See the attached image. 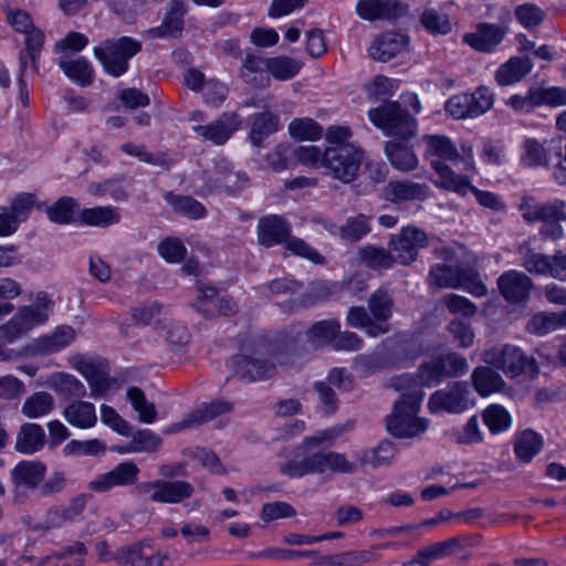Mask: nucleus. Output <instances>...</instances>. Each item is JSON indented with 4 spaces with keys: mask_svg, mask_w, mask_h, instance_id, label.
I'll list each match as a JSON object with an SVG mask.
<instances>
[{
    "mask_svg": "<svg viewBox=\"0 0 566 566\" xmlns=\"http://www.w3.org/2000/svg\"><path fill=\"white\" fill-rule=\"evenodd\" d=\"M388 387L401 394L391 413L386 417L387 431L399 439L421 437L429 427L427 419L418 417L424 391L410 374L391 377Z\"/></svg>",
    "mask_w": 566,
    "mask_h": 566,
    "instance_id": "1",
    "label": "nucleus"
},
{
    "mask_svg": "<svg viewBox=\"0 0 566 566\" xmlns=\"http://www.w3.org/2000/svg\"><path fill=\"white\" fill-rule=\"evenodd\" d=\"M297 355L296 344H286L273 350L256 346L232 356L228 360V367L244 381H261L273 377L277 365L294 364Z\"/></svg>",
    "mask_w": 566,
    "mask_h": 566,
    "instance_id": "2",
    "label": "nucleus"
},
{
    "mask_svg": "<svg viewBox=\"0 0 566 566\" xmlns=\"http://www.w3.org/2000/svg\"><path fill=\"white\" fill-rule=\"evenodd\" d=\"M280 472L290 478L306 474H321L325 471L350 474L358 470L356 463L349 461L344 453L336 451H318L302 460L290 459L280 465Z\"/></svg>",
    "mask_w": 566,
    "mask_h": 566,
    "instance_id": "3",
    "label": "nucleus"
},
{
    "mask_svg": "<svg viewBox=\"0 0 566 566\" xmlns=\"http://www.w3.org/2000/svg\"><path fill=\"white\" fill-rule=\"evenodd\" d=\"M522 217L527 222H542L541 235L552 241L562 239L565 234L562 223L566 221V203L555 199L537 202L533 198H524L520 205Z\"/></svg>",
    "mask_w": 566,
    "mask_h": 566,
    "instance_id": "4",
    "label": "nucleus"
},
{
    "mask_svg": "<svg viewBox=\"0 0 566 566\" xmlns=\"http://www.w3.org/2000/svg\"><path fill=\"white\" fill-rule=\"evenodd\" d=\"M486 365L503 371L511 378L521 375L534 377L539 373L538 365L534 357L527 356L520 347L504 344L493 346L482 354Z\"/></svg>",
    "mask_w": 566,
    "mask_h": 566,
    "instance_id": "5",
    "label": "nucleus"
},
{
    "mask_svg": "<svg viewBox=\"0 0 566 566\" xmlns=\"http://www.w3.org/2000/svg\"><path fill=\"white\" fill-rule=\"evenodd\" d=\"M142 50V43L129 36L105 40L94 48V55L106 73L119 77L128 70V61Z\"/></svg>",
    "mask_w": 566,
    "mask_h": 566,
    "instance_id": "6",
    "label": "nucleus"
},
{
    "mask_svg": "<svg viewBox=\"0 0 566 566\" xmlns=\"http://www.w3.org/2000/svg\"><path fill=\"white\" fill-rule=\"evenodd\" d=\"M51 301L43 293L36 296L34 304L21 307L17 314L0 327V340L11 344L27 334L34 326L48 319Z\"/></svg>",
    "mask_w": 566,
    "mask_h": 566,
    "instance_id": "7",
    "label": "nucleus"
},
{
    "mask_svg": "<svg viewBox=\"0 0 566 566\" xmlns=\"http://www.w3.org/2000/svg\"><path fill=\"white\" fill-rule=\"evenodd\" d=\"M370 122L386 135L392 137H415L417 120L397 102H387L368 112Z\"/></svg>",
    "mask_w": 566,
    "mask_h": 566,
    "instance_id": "8",
    "label": "nucleus"
},
{
    "mask_svg": "<svg viewBox=\"0 0 566 566\" xmlns=\"http://www.w3.org/2000/svg\"><path fill=\"white\" fill-rule=\"evenodd\" d=\"M370 122L386 135L392 137H415L417 120L397 102H387L368 112Z\"/></svg>",
    "mask_w": 566,
    "mask_h": 566,
    "instance_id": "9",
    "label": "nucleus"
},
{
    "mask_svg": "<svg viewBox=\"0 0 566 566\" xmlns=\"http://www.w3.org/2000/svg\"><path fill=\"white\" fill-rule=\"evenodd\" d=\"M363 159L364 151L356 145L328 146L324 168L334 179L349 184L356 178Z\"/></svg>",
    "mask_w": 566,
    "mask_h": 566,
    "instance_id": "10",
    "label": "nucleus"
},
{
    "mask_svg": "<svg viewBox=\"0 0 566 566\" xmlns=\"http://www.w3.org/2000/svg\"><path fill=\"white\" fill-rule=\"evenodd\" d=\"M433 169L439 176V178L433 181L437 187L454 191L462 196L470 190L481 206L492 210H502L505 208L503 201L495 193L483 191L472 186L467 175H457L448 165H442L439 161H433Z\"/></svg>",
    "mask_w": 566,
    "mask_h": 566,
    "instance_id": "11",
    "label": "nucleus"
},
{
    "mask_svg": "<svg viewBox=\"0 0 566 566\" xmlns=\"http://www.w3.org/2000/svg\"><path fill=\"white\" fill-rule=\"evenodd\" d=\"M136 491L154 503L179 504L193 495L195 486L186 480L157 479L137 484Z\"/></svg>",
    "mask_w": 566,
    "mask_h": 566,
    "instance_id": "12",
    "label": "nucleus"
},
{
    "mask_svg": "<svg viewBox=\"0 0 566 566\" xmlns=\"http://www.w3.org/2000/svg\"><path fill=\"white\" fill-rule=\"evenodd\" d=\"M428 281L430 284L442 289H453L461 285L475 296H483L488 292L486 286L476 281V273L472 269H462L452 264L433 265Z\"/></svg>",
    "mask_w": 566,
    "mask_h": 566,
    "instance_id": "13",
    "label": "nucleus"
},
{
    "mask_svg": "<svg viewBox=\"0 0 566 566\" xmlns=\"http://www.w3.org/2000/svg\"><path fill=\"white\" fill-rule=\"evenodd\" d=\"M423 142L427 145L424 156L431 163L439 161L446 165L443 161H452L455 166L462 164L463 167L460 169L461 172L474 171L473 151L471 147H462L463 154L460 155L453 145V143L443 135H426Z\"/></svg>",
    "mask_w": 566,
    "mask_h": 566,
    "instance_id": "14",
    "label": "nucleus"
},
{
    "mask_svg": "<svg viewBox=\"0 0 566 566\" xmlns=\"http://www.w3.org/2000/svg\"><path fill=\"white\" fill-rule=\"evenodd\" d=\"M45 473L46 467L40 461H20L10 472L13 503H23L31 492L39 489Z\"/></svg>",
    "mask_w": 566,
    "mask_h": 566,
    "instance_id": "15",
    "label": "nucleus"
},
{
    "mask_svg": "<svg viewBox=\"0 0 566 566\" xmlns=\"http://www.w3.org/2000/svg\"><path fill=\"white\" fill-rule=\"evenodd\" d=\"M470 389L465 381H455L434 391L428 401L431 412L461 413L470 406Z\"/></svg>",
    "mask_w": 566,
    "mask_h": 566,
    "instance_id": "16",
    "label": "nucleus"
},
{
    "mask_svg": "<svg viewBox=\"0 0 566 566\" xmlns=\"http://www.w3.org/2000/svg\"><path fill=\"white\" fill-rule=\"evenodd\" d=\"M427 234L415 227L403 228L392 237L390 251L396 262L408 265L417 259L419 249L426 247Z\"/></svg>",
    "mask_w": 566,
    "mask_h": 566,
    "instance_id": "17",
    "label": "nucleus"
},
{
    "mask_svg": "<svg viewBox=\"0 0 566 566\" xmlns=\"http://www.w3.org/2000/svg\"><path fill=\"white\" fill-rule=\"evenodd\" d=\"M242 119L235 112H224L217 119L195 126L193 133L216 146L224 145L240 129Z\"/></svg>",
    "mask_w": 566,
    "mask_h": 566,
    "instance_id": "18",
    "label": "nucleus"
},
{
    "mask_svg": "<svg viewBox=\"0 0 566 566\" xmlns=\"http://www.w3.org/2000/svg\"><path fill=\"white\" fill-rule=\"evenodd\" d=\"M139 468L133 461L117 464L111 471L97 475L90 482V489L95 492H107L116 486L133 485L137 482Z\"/></svg>",
    "mask_w": 566,
    "mask_h": 566,
    "instance_id": "19",
    "label": "nucleus"
},
{
    "mask_svg": "<svg viewBox=\"0 0 566 566\" xmlns=\"http://www.w3.org/2000/svg\"><path fill=\"white\" fill-rule=\"evenodd\" d=\"M506 35V29L499 24L481 22L473 32L463 35V42L475 51L492 52Z\"/></svg>",
    "mask_w": 566,
    "mask_h": 566,
    "instance_id": "20",
    "label": "nucleus"
},
{
    "mask_svg": "<svg viewBox=\"0 0 566 566\" xmlns=\"http://www.w3.org/2000/svg\"><path fill=\"white\" fill-rule=\"evenodd\" d=\"M533 285V281L525 273L515 270L507 271L497 279L499 290L510 303L528 300Z\"/></svg>",
    "mask_w": 566,
    "mask_h": 566,
    "instance_id": "21",
    "label": "nucleus"
},
{
    "mask_svg": "<svg viewBox=\"0 0 566 566\" xmlns=\"http://www.w3.org/2000/svg\"><path fill=\"white\" fill-rule=\"evenodd\" d=\"M187 13L184 0H170L166 7L164 20L159 27L148 30L150 38H177L184 30V17Z\"/></svg>",
    "mask_w": 566,
    "mask_h": 566,
    "instance_id": "22",
    "label": "nucleus"
},
{
    "mask_svg": "<svg viewBox=\"0 0 566 566\" xmlns=\"http://www.w3.org/2000/svg\"><path fill=\"white\" fill-rule=\"evenodd\" d=\"M408 36L397 32H386L371 42L369 55L379 62H388L407 50Z\"/></svg>",
    "mask_w": 566,
    "mask_h": 566,
    "instance_id": "23",
    "label": "nucleus"
},
{
    "mask_svg": "<svg viewBox=\"0 0 566 566\" xmlns=\"http://www.w3.org/2000/svg\"><path fill=\"white\" fill-rule=\"evenodd\" d=\"M411 137H394L387 142L385 153L389 163L400 171H411L417 168L419 160L409 145Z\"/></svg>",
    "mask_w": 566,
    "mask_h": 566,
    "instance_id": "24",
    "label": "nucleus"
},
{
    "mask_svg": "<svg viewBox=\"0 0 566 566\" xmlns=\"http://www.w3.org/2000/svg\"><path fill=\"white\" fill-rule=\"evenodd\" d=\"M356 12L367 21L389 20L401 15L403 8L398 0H359Z\"/></svg>",
    "mask_w": 566,
    "mask_h": 566,
    "instance_id": "25",
    "label": "nucleus"
},
{
    "mask_svg": "<svg viewBox=\"0 0 566 566\" xmlns=\"http://www.w3.org/2000/svg\"><path fill=\"white\" fill-rule=\"evenodd\" d=\"M290 233L289 223L279 216H268L259 220L258 240L261 245L269 248L286 242Z\"/></svg>",
    "mask_w": 566,
    "mask_h": 566,
    "instance_id": "26",
    "label": "nucleus"
},
{
    "mask_svg": "<svg viewBox=\"0 0 566 566\" xmlns=\"http://www.w3.org/2000/svg\"><path fill=\"white\" fill-rule=\"evenodd\" d=\"M379 559L371 549L346 551L334 555H323L311 562L313 566H363Z\"/></svg>",
    "mask_w": 566,
    "mask_h": 566,
    "instance_id": "27",
    "label": "nucleus"
},
{
    "mask_svg": "<svg viewBox=\"0 0 566 566\" xmlns=\"http://www.w3.org/2000/svg\"><path fill=\"white\" fill-rule=\"evenodd\" d=\"M430 188L426 184L413 181H390L385 188V196L392 202L424 200Z\"/></svg>",
    "mask_w": 566,
    "mask_h": 566,
    "instance_id": "28",
    "label": "nucleus"
},
{
    "mask_svg": "<svg viewBox=\"0 0 566 566\" xmlns=\"http://www.w3.org/2000/svg\"><path fill=\"white\" fill-rule=\"evenodd\" d=\"M532 67L530 59L513 56L497 69L495 80L501 86L512 85L525 77Z\"/></svg>",
    "mask_w": 566,
    "mask_h": 566,
    "instance_id": "29",
    "label": "nucleus"
},
{
    "mask_svg": "<svg viewBox=\"0 0 566 566\" xmlns=\"http://www.w3.org/2000/svg\"><path fill=\"white\" fill-rule=\"evenodd\" d=\"M268 59L255 55H247L242 62L240 75L242 80L252 87H265L270 78L266 75Z\"/></svg>",
    "mask_w": 566,
    "mask_h": 566,
    "instance_id": "30",
    "label": "nucleus"
},
{
    "mask_svg": "<svg viewBox=\"0 0 566 566\" xmlns=\"http://www.w3.org/2000/svg\"><path fill=\"white\" fill-rule=\"evenodd\" d=\"M76 337V332L70 326H62L53 334L45 335L34 342V352L48 355L69 346Z\"/></svg>",
    "mask_w": 566,
    "mask_h": 566,
    "instance_id": "31",
    "label": "nucleus"
},
{
    "mask_svg": "<svg viewBox=\"0 0 566 566\" xmlns=\"http://www.w3.org/2000/svg\"><path fill=\"white\" fill-rule=\"evenodd\" d=\"M63 417L71 426L80 429L92 428L97 421L94 405L83 400L73 401L65 407Z\"/></svg>",
    "mask_w": 566,
    "mask_h": 566,
    "instance_id": "32",
    "label": "nucleus"
},
{
    "mask_svg": "<svg viewBox=\"0 0 566 566\" xmlns=\"http://www.w3.org/2000/svg\"><path fill=\"white\" fill-rule=\"evenodd\" d=\"M280 119L276 114L269 111L252 116L249 139L254 147H261L264 139L279 130Z\"/></svg>",
    "mask_w": 566,
    "mask_h": 566,
    "instance_id": "33",
    "label": "nucleus"
},
{
    "mask_svg": "<svg viewBox=\"0 0 566 566\" xmlns=\"http://www.w3.org/2000/svg\"><path fill=\"white\" fill-rule=\"evenodd\" d=\"M471 380L474 389L483 397L501 391L505 386L501 375L490 365L476 367L471 375Z\"/></svg>",
    "mask_w": 566,
    "mask_h": 566,
    "instance_id": "34",
    "label": "nucleus"
},
{
    "mask_svg": "<svg viewBox=\"0 0 566 566\" xmlns=\"http://www.w3.org/2000/svg\"><path fill=\"white\" fill-rule=\"evenodd\" d=\"M347 323L355 328H361L370 337H377L389 332V324L375 322L363 306H353L347 313Z\"/></svg>",
    "mask_w": 566,
    "mask_h": 566,
    "instance_id": "35",
    "label": "nucleus"
},
{
    "mask_svg": "<svg viewBox=\"0 0 566 566\" xmlns=\"http://www.w3.org/2000/svg\"><path fill=\"white\" fill-rule=\"evenodd\" d=\"M527 331L536 335H545L566 328V308L560 312H539L528 321Z\"/></svg>",
    "mask_w": 566,
    "mask_h": 566,
    "instance_id": "36",
    "label": "nucleus"
},
{
    "mask_svg": "<svg viewBox=\"0 0 566 566\" xmlns=\"http://www.w3.org/2000/svg\"><path fill=\"white\" fill-rule=\"evenodd\" d=\"M120 219L119 209L113 206L85 208L80 213L82 223L98 228L115 226L120 222Z\"/></svg>",
    "mask_w": 566,
    "mask_h": 566,
    "instance_id": "37",
    "label": "nucleus"
},
{
    "mask_svg": "<svg viewBox=\"0 0 566 566\" xmlns=\"http://www.w3.org/2000/svg\"><path fill=\"white\" fill-rule=\"evenodd\" d=\"M216 171L218 175L216 182L229 192L242 190L249 184L248 175L243 171H234L227 159L216 161Z\"/></svg>",
    "mask_w": 566,
    "mask_h": 566,
    "instance_id": "38",
    "label": "nucleus"
},
{
    "mask_svg": "<svg viewBox=\"0 0 566 566\" xmlns=\"http://www.w3.org/2000/svg\"><path fill=\"white\" fill-rule=\"evenodd\" d=\"M45 439V432L40 424L24 423L21 426L15 441V450L24 454L39 451Z\"/></svg>",
    "mask_w": 566,
    "mask_h": 566,
    "instance_id": "39",
    "label": "nucleus"
},
{
    "mask_svg": "<svg viewBox=\"0 0 566 566\" xmlns=\"http://www.w3.org/2000/svg\"><path fill=\"white\" fill-rule=\"evenodd\" d=\"M396 453L397 450L394 443L382 440L376 447L357 453V458L361 465L370 464L376 469L391 464Z\"/></svg>",
    "mask_w": 566,
    "mask_h": 566,
    "instance_id": "40",
    "label": "nucleus"
},
{
    "mask_svg": "<svg viewBox=\"0 0 566 566\" xmlns=\"http://www.w3.org/2000/svg\"><path fill=\"white\" fill-rule=\"evenodd\" d=\"M85 509L83 497L74 499L66 507L50 510L46 514L45 524L48 528H59L75 521Z\"/></svg>",
    "mask_w": 566,
    "mask_h": 566,
    "instance_id": "41",
    "label": "nucleus"
},
{
    "mask_svg": "<svg viewBox=\"0 0 566 566\" xmlns=\"http://www.w3.org/2000/svg\"><path fill=\"white\" fill-rule=\"evenodd\" d=\"M59 66L69 78L81 86H88L93 82L94 71L90 62L84 57L75 60L61 59Z\"/></svg>",
    "mask_w": 566,
    "mask_h": 566,
    "instance_id": "42",
    "label": "nucleus"
},
{
    "mask_svg": "<svg viewBox=\"0 0 566 566\" xmlns=\"http://www.w3.org/2000/svg\"><path fill=\"white\" fill-rule=\"evenodd\" d=\"M402 352L403 349L400 346L397 347L392 354H389L385 348L376 349L370 355L361 356L359 358V363L367 370H377L402 366Z\"/></svg>",
    "mask_w": 566,
    "mask_h": 566,
    "instance_id": "43",
    "label": "nucleus"
},
{
    "mask_svg": "<svg viewBox=\"0 0 566 566\" xmlns=\"http://www.w3.org/2000/svg\"><path fill=\"white\" fill-rule=\"evenodd\" d=\"M165 200L172 207L176 213L189 219H202L207 214L205 206L190 196L167 192Z\"/></svg>",
    "mask_w": 566,
    "mask_h": 566,
    "instance_id": "44",
    "label": "nucleus"
},
{
    "mask_svg": "<svg viewBox=\"0 0 566 566\" xmlns=\"http://www.w3.org/2000/svg\"><path fill=\"white\" fill-rule=\"evenodd\" d=\"M543 444L542 436L527 429L516 437L514 452L517 459L530 462L542 450Z\"/></svg>",
    "mask_w": 566,
    "mask_h": 566,
    "instance_id": "45",
    "label": "nucleus"
},
{
    "mask_svg": "<svg viewBox=\"0 0 566 566\" xmlns=\"http://www.w3.org/2000/svg\"><path fill=\"white\" fill-rule=\"evenodd\" d=\"M339 329L340 325L336 319L319 321L306 331V339L314 347L323 346L334 342Z\"/></svg>",
    "mask_w": 566,
    "mask_h": 566,
    "instance_id": "46",
    "label": "nucleus"
},
{
    "mask_svg": "<svg viewBox=\"0 0 566 566\" xmlns=\"http://www.w3.org/2000/svg\"><path fill=\"white\" fill-rule=\"evenodd\" d=\"M520 253L522 254V265L527 272L552 277L553 255L535 252L527 247H521Z\"/></svg>",
    "mask_w": 566,
    "mask_h": 566,
    "instance_id": "47",
    "label": "nucleus"
},
{
    "mask_svg": "<svg viewBox=\"0 0 566 566\" xmlns=\"http://www.w3.org/2000/svg\"><path fill=\"white\" fill-rule=\"evenodd\" d=\"M368 308L375 322L388 323L394 312V298L385 290L375 291L367 301Z\"/></svg>",
    "mask_w": 566,
    "mask_h": 566,
    "instance_id": "48",
    "label": "nucleus"
},
{
    "mask_svg": "<svg viewBox=\"0 0 566 566\" xmlns=\"http://www.w3.org/2000/svg\"><path fill=\"white\" fill-rule=\"evenodd\" d=\"M53 408V396L45 391H39L24 400L21 411L28 418H40L49 415Z\"/></svg>",
    "mask_w": 566,
    "mask_h": 566,
    "instance_id": "49",
    "label": "nucleus"
},
{
    "mask_svg": "<svg viewBox=\"0 0 566 566\" xmlns=\"http://www.w3.org/2000/svg\"><path fill=\"white\" fill-rule=\"evenodd\" d=\"M302 66L303 63L301 61L286 55L268 59V72L279 81L294 77Z\"/></svg>",
    "mask_w": 566,
    "mask_h": 566,
    "instance_id": "50",
    "label": "nucleus"
},
{
    "mask_svg": "<svg viewBox=\"0 0 566 566\" xmlns=\"http://www.w3.org/2000/svg\"><path fill=\"white\" fill-rule=\"evenodd\" d=\"M440 375L443 380L447 378H454L464 375L469 369L467 359L455 353H449L446 355H439L434 357Z\"/></svg>",
    "mask_w": 566,
    "mask_h": 566,
    "instance_id": "51",
    "label": "nucleus"
},
{
    "mask_svg": "<svg viewBox=\"0 0 566 566\" xmlns=\"http://www.w3.org/2000/svg\"><path fill=\"white\" fill-rule=\"evenodd\" d=\"M127 399L138 412V419L143 423H153L157 418L156 407L146 399L145 394L138 387L127 389Z\"/></svg>",
    "mask_w": 566,
    "mask_h": 566,
    "instance_id": "52",
    "label": "nucleus"
},
{
    "mask_svg": "<svg viewBox=\"0 0 566 566\" xmlns=\"http://www.w3.org/2000/svg\"><path fill=\"white\" fill-rule=\"evenodd\" d=\"M81 373L91 387V397L97 398L104 396L111 389L109 378L97 366L85 364L81 367Z\"/></svg>",
    "mask_w": 566,
    "mask_h": 566,
    "instance_id": "53",
    "label": "nucleus"
},
{
    "mask_svg": "<svg viewBox=\"0 0 566 566\" xmlns=\"http://www.w3.org/2000/svg\"><path fill=\"white\" fill-rule=\"evenodd\" d=\"M106 446L98 439H90L85 441L71 440L63 448V454L66 457H98L104 454Z\"/></svg>",
    "mask_w": 566,
    "mask_h": 566,
    "instance_id": "54",
    "label": "nucleus"
},
{
    "mask_svg": "<svg viewBox=\"0 0 566 566\" xmlns=\"http://www.w3.org/2000/svg\"><path fill=\"white\" fill-rule=\"evenodd\" d=\"M290 135L300 140H317L323 127L312 118H295L289 125Z\"/></svg>",
    "mask_w": 566,
    "mask_h": 566,
    "instance_id": "55",
    "label": "nucleus"
},
{
    "mask_svg": "<svg viewBox=\"0 0 566 566\" xmlns=\"http://www.w3.org/2000/svg\"><path fill=\"white\" fill-rule=\"evenodd\" d=\"M88 192L98 197L109 196L115 201H126L128 199V192L123 186L122 178H112L102 182L91 184Z\"/></svg>",
    "mask_w": 566,
    "mask_h": 566,
    "instance_id": "56",
    "label": "nucleus"
},
{
    "mask_svg": "<svg viewBox=\"0 0 566 566\" xmlns=\"http://www.w3.org/2000/svg\"><path fill=\"white\" fill-rule=\"evenodd\" d=\"M370 231L369 219L365 214H357L346 220L339 228V237L349 242L359 241Z\"/></svg>",
    "mask_w": 566,
    "mask_h": 566,
    "instance_id": "57",
    "label": "nucleus"
},
{
    "mask_svg": "<svg viewBox=\"0 0 566 566\" xmlns=\"http://www.w3.org/2000/svg\"><path fill=\"white\" fill-rule=\"evenodd\" d=\"M363 262L373 270L389 269L395 261L391 251L367 245L360 250Z\"/></svg>",
    "mask_w": 566,
    "mask_h": 566,
    "instance_id": "58",
    "label": "nucleus"
},
{
    "mask_svg": "<svg viewBox=\"0 0 566 566\" xmlns=\"http://www.w3.org/2000/svg\"><path fill=\"white\" fill-rule=\"evenodd\" d=\"M149 546L146 541L123 546L115 552L113 559L120 565L138 566L147 555L146 548Z\"/></svg>",
    "mask_w": 566,
    "mask_h": 566,
    "instance_id": "59",
    "label": "nucleus"
},
{
    "mask_svg": "<svg viewBox=\"0 0 566 566\" xmlns=\"http://www.w3.org/2000/svg\"><path fill=\"white\" fill-rule=\"evenodd\" d=\"M482 417L491 433H500L509 429L512 421L510 413L499 405L489 406Z\"/></svg>",
    "mask_w": 566,
    "mask_h": 566,
    "instance_id": "60",
    "label": "nucleus"
},
{
    "mask_svg": "<svg viewBox=\"0 0 566 566\" xmlns=\"http://www.w3.org/2000/svg\"><path fill=\"white\" fill-rule=\"evenodd\" d=\"M161 438L148 429L137 430L125 451L155 452L161 444Z\"/></svg>",
    "mask_w": 566,
    "mask_h": 566,
    "instance_id": "61",
    "label": "nucleus"
},
{
    "mask_svg": "<svg viewBox=\"0 0 566 566\" xmlns=\"http://www.w3.org/2000/svg\"><path fill=\"white\" fill-rule=\"evenodd\" d=\"M353 427V422H346L344 424L323 430L314 436L306 437L303 440V443L296 449V452L298 453L302 449L307 447H318L323 443H332L345 431L352 430Z\"/></svg>",
    "mask_w": 566,
    "mask_h": 566,
    "instance_id": "62",
    "label": "nucleus"
},
{
    "mask_svg": "<svg viewBox=\"0 0 566 566\" xmlns=\"http://www.w3.org/2000/svg\"><path fill=\"white\" fill-rule=\"evenodd\" d=\"M233 409V405L226 400L212 401L210 403H203L197 408L192 415L197 426H200L207 421L214 419L218 416L230 412Z\"/></svg>",
    "mask_w": 566,
    "mask_h": 566,
    "instance_id": "63",
    "label": "nucleus"
},
{
    "mask_svg": "<svg viewBox=\"0 0 566 566\" xmlns=\"http://www.w3.org/2000/svg\"><path fill=\"white\" fill-rule=\"evenodd\" d=\"M195 307L206 317H214L218 310V291L212 286L199 285Z\"/></svg>",
    "mask_w": 566,
    "mask_h": 566,
    "instance_id": "64",
    "label": "nucleus"
}]
</instances>
